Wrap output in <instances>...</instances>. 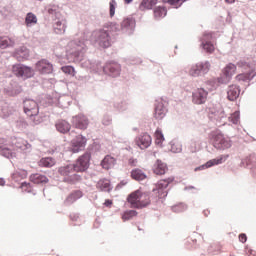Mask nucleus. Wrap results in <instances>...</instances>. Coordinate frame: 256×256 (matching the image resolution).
<instances>
[{"mask_svg": "<svg viewBox=\"0 0 256 256\" xmlns=\"http://www.w3.org/2000/svg\"><path fill=\"white\" fill-rule=\"evenodd\" d=\"M96 187L99 191H103L105 193H111L113 191V184H111V181L107 180V178L100 179L97 182Z\"/></svg>", "mask_w": 256, "mask_h": 256, "instance_id": "c85d7f7f", "label": "nucleus"}, {"mask_svg": "<svg viewBox=\"0 0 256 256\" xmlns=\"http://www.w3.org/2000/svg\"><path fill=\"white\" fill-rule=\"evenodd\" d=\"M155 145L157 147H163V141H165V135L163 134V130L161 128H157L154 133Z\"/></svg>", "mask_w": 256, "mask_h": 256, "instance_id": "4c0bfd02", "label": "nucleus"}, {"mask_svg": "<svg viewBox=\"0 0 256 256\" xmlns=\"http://www.w3.org/2000/svg\"><path fill=\"white\" fill-rule=\"evenodd\" d=\"M121 64L115 60H107L104 64L101 61L96 62V73H103L106 77L117 79L121 77Z\"/></svg>", "mask_w": 256, "mask_h": 256, "instance_id": "423d86ee", "label": "nucleus"}, {"mask_svg": "<svg viewBox=\"0 0 256 256\" xmlns=\"http://www.w3.org/2000/svg\"><path fill=\"white\" fill-rule=\"evenodd\" d=\"M104 29H107L108 33H119L121 31V25L117 22H108L104 24Z\"/></svg>", "mask_w": 256, "mask_h": 256, "instance_id": "58836bf2", "label": "nucleus"}, {"mask_svg": "<svg viewBox=\"0 0 256 256\" xmlns=\"http://www.w3.org/2000/svg\"><path fill=\"white\" fill-rule=\"evenodd\" d=\"M245 251H247L248 253H250V255H253V254L255 253V250L251 249V248L249 247V245H246V246H245Z\"/></svg>", "mask_w": 256, "mask_h": 256, "instance_id": "0e129e2a", "label": "nucleus"}, {"mask_svg": "<svg viewBox=\"0 0 256 256\" xmlns=\"http://www.w3.org/2000/svg\"><path fill=\"white\" fill-rule=\"evenodd\" d=\"M167 107H165V103L163 101H156L154 104V118L158 121L165 119L167 115Z\"/></svg>", "mask_w": 256, "mask_h": 256, "instance_id": "4be33fe9", "label": "nucleus"}, {"mask_svg": "<svg viewBox=\"0 0 256 256\" xmlns=\"http://www.w3.org/2000/svg\"><path fill=\"white\" fill-rule=\"evenodd\" d=\"M211 71V62L205 60L203 62H198L193 64L189 69L190 77H205L207 73Z\"/></svg>", "mask_w": 256, "mask_h": 256, "instance_id": "9d476101", "label": "nucleus"}, {"mask_svg": "<svg viewBox=\"0 0 256 256\" xmlns=\"http://www.w3.org/2000/svg\"><path fill=\"white\" fill-rule=\"evenodd\" d=\"M15 151H20V153H31V144L27 140L19 139L14 143V149H11L5 145L0 144V155L6 159H15L17 153Z\"/></svg>", "mask_w": 256, "mask_h": 256, "instance_id": "20e7f679", "label": "nucleus"}, {"mask_svg": "<svg viewBox=\"0 0 256 256\" xmlns=\"http://www.w3.org/2000/svg\"><path fill=\"white\" fill-rule=\"evenodd\" d=\"M74 77H75L76 79H78V81H83V80L85 79V76H81V75L77 74V72H76V74H75Z\"/></svg>", "mask_w": 256, "mask_h": 256, "instance_id": "774afa93", "label": "nucleus"}, {"mask_svg": "<svg viewBox=\"0 0 256 256\" xmlns=\"http://www.w3.org/2000/svg\"><path fill=\"white\" fill-rule=\"evenodd\" d=\"M23 112L27 117H29V115H37V113H39V102L35 101L33 98H24Z\"/></svg>", "mask_w": 256, "mask_h": 256, "instance_id": "2eb2a0df", "label": "nucleus"}, {"mask_svg": "<svg viewBox=\"0 0 256 256\" xmlns=\"http://www.w3.org/2000/svg\"><path fill=\"white\" fill-rule=\"evenodd\" d=\"M113 118H111V115L109 114H104L103 119H102V125L105 127H109V125L112 123Z\"/></svg>", "mask_w": 256, "mask_h": 256, "instance_id": "864d4df0", "label": "nucleus"}, {"mask_svg": "<svg viewBox=\"0 0 256 256\" xmlns=\"http://www.w3.org/2000/svg\"><path fill=\"white\" fill-rule=\"evenodd\" d=\"M29 181L34 185H47L49 178L44 174L33 173L29 176Z\"/></svg>", "mask_w": 256, "mask_h": 256, "instance_id": "bb28decb", "label": "nucleus"}, {"mask_svg": "<svg viewBox=\"0 0 256 256\" xmlns=\"http://www.w3.org/2000/svg\"><path fill=\"white\" fill-rule=\"evenodd\" d=\"M182 149L181 148H176L175 145L171 146V152L172 153H181Z\"/></svg>", "mask_w": 256, "mask_h": 256, "instance_id": "e2e57ef3", "label": "nucleus"}, {"mask_svg": "<svg viewBox=\"0 0 256 256\" xmlns=\"http://www.w3.org/2000/svg\"><path fill=\"white\" fill-rule=\"evenodd\" d=\"M16 125L19 127V129H27V127H29V123L24 117H19L16 121Z\"/></svg>", "mask_w": 256, "mask_h": 256, "instance_id": "603ef678", "label": "nucleus"}, {"mask_svg": "<svg viewBox=\"0 0 256 256\" xmlns=\"http://www.w3.org/2000/svg\"><path fill=\"white\" fill-rule=\"evenodd\" d=\"M117 165V158L111 156V154H107L100 162V167L105 169V171H109V169H113Z\"/></svg>", "mask_w": 256, "mask_h": 256, "instance_id": "393cba45", "label": "nucleus"}, {"mask_svg": "<svg viewBox=\"0 0 256 256\" xmlns=\"http://www.w3.org/2000/svg\"><path fill=\"white\" fill-rule=\"evenodd\" d=\"M56 130L58 133H62V135H67V133H71V124L67 120H59L55 124Z\"/></svg>", "mask_w": 256, "mask_h": 256, "instance_id": "cd10ccee", "label": "nucleus"}, {"mask_svg": "<svg viewBox=\"0 0 256 256\" xmlns=\"http://www.w3.org/2000/svg\"><path fill=\"white\" fill-rule=\"evenodd\" d=\"M30 53L31 51L27 46H20L13 51L12 56L21 63L23 61H29Z\"/></svg>", "mask_w": 256, "mask_h": 256, "instance_id": "6ab92c4d", "label": "nucleus"}, {"mask_svg": "<svg viewBox=\"0 0 256 256\" xmlns=\"http://www.w3.org/2000/svg\"><path fill=\"white\" fill-rule=\"evenodd\" d=\"M103 205H104V207H108L109 209H111V207H113V200L105 199Z\"/></svg>", "mask_w": 256, "mask_h": 256, "instance_id": "bf43d9fd", "label": "nucleus"}, {"mask_svg": "<svg viewBox=\"0 0 256 256\" xmlns=\"http://www.w3.org/2000/svg\"><path fill=\"white\" fill-rule=\"evenodd\" d=\"M60 7L57 4H49L47 13L52 15V19H61V11H59Z\"/></svg>", "mask_w": 256, "mask_h": 256, "instance_id": "c9c22d12", "label": "nucleus"}, {"mask_svg": "<svg viewBox=\"0 0 256 256\" xmlns=\"http://www.w3.org/2000/svg\"><path fill=\"white\" fill-rule=\"evenodd\" d=\"M241 95V86L237 84H232L228 86L227 99L228 101H237Z\"/></svg>", "mask_w": 256, "mask_h": 256, "instance_id": "b1692460", "label": "nucleus"}, {"mask_svg": "<svg viewBox=\"0 0 256 256\" xmlns=\"http://www.w3.org/2000/svg\"><path fill=\"white\" fill-rule=\"evenodd\" d=\"M136 26L137 20H135L133 16L125 17L120 24L122 33H125V31H130V33H133V31H135Z\"/></svg>", "mask_w": 256, "mask_h": 256, "instance_id": "412c9836", "label": "nucleus"}, {"mask_svg": "<svg viewBox=\"0 0 256 256\" xmlns=\"http://www.w3.org/2000/svg\"><path fill=\"white\" fill-rule=\"evenodd\" d=\"M137 159L136 158H134V157H131V158H129V160H128V165L130 166V167H137Z\"/></svg>", "mask_w": 256, "mask_h": 256, "instance_id": "13d9d810", "label": "nucleus"}, {"mask_svg": "<svg viewBox=\"0 0 256 256\" xmlns=\"http://www.w3.org/2000/svg\"><path fill=\"white\" fill-rule=\"evenodd\" d=\"M26 27H33V25H37V15L33 12H28L25 18Z\"/></svg>", "mask_w": 256, "mask_h": 256, "instance_id": "ea45409f", "label": "nucleus"}, {"mask_svg": "<svg viewBox=\"0 0 256 256\" xmlns=\"http://www.w3.org/2000/svg\"><path fill=\"white\" fill-rule=\"evenodd\" d=\"M28 119L32 121L33 125H40V123H43V121H45L43 115L39 113L29 115Z\"/></svg>", "mask_w": 256, "mask_h": 256, "instance_id": "c03bdc74", "label": "nucleus"}, {"mask_svg": "<svg viewBox=\"0 0 256 256\" xmlns=\"http://www.w3.org/2000/svg\"><path fill=\"white\" fill-rule=\"evenodd\" d=\"M87 137L83 136V134H77L71 141L68 146V151L70 153H81V151H85V147H87Z\"/></svg>", "mask_w": 256, "mask_h": 256, "instance_id": "f8f14e48", "label": "nucleus"}, {"mask_svg": "<svg viewBox=\"0 0 256 256\" xmlns=\"http://www.w3.org/2000/svg\"><path fill=\"white\" fill-rule=\"evenodd\" d=\"M240 167L249 169L252 177L256 179V156L255 154H249L241 160Z\"/></svg>", "mask_w": 256, "mask_h": 256, "instance_id": "f3484780", "label": "nucleus"}, {"mask_svg": "<svg viewBox=\"0 0 256 256\" xmlns=\"http://www.w3.org/2000/svg\"><path fill=\"white\" fill-rule=\"evenodd\" d=\"M207 97H209V91L205 88H197L192 92V103L194 105H205L207 103Z\"/></svg>", "mask_w": 256, "mask_h": 256, "instance_id": "dca6fc26", "label": "nucleus"}, {"mask_svg": "<svg viewBox=\"0 0 256 256\" xmlns=\"http://www.w3.org/2000/svg\"><path fill=\"white\" fill-rule=\"evenodd\" d=\"M11 73L18 81H28V79L35 77V68L18 62L11 66Z\"/></svg>", "mask_w": 256, "mask_h": 256, "instance_id": "0eeeda50", "label": "nucleus"}, {"mask_svg": "<svg viewBox=\"0 0 256 256\" xmlns=\"http://www.w3.org/2000/svg\"><path fill=\"white\" fill-rule=\"evenodd\" d=\"M70 221H77L79 219V214L73 213L69 215Z\"/></svg>", "mask_w": 256, "mask_h": 256, "instance_id": "680f3d73", "label": "nucleus"}, {"mask_svg": "<svg viewBox=\"0 0 256 256\" xmlns=\"http://www.w3.org/2000/svg\"><path fill=\"white\" fill-rule=\"evenodd\" d=\"M209 141L214 149L217 151H225L233 147V140L231 137H225V134L221 130H213L208 135Z\"/></svg>", "mask_w": 256, "mask_h": 256, "instance_id": "39448f33", "label": "nucleus"}, {"mask_svg": "<svg viewBox=\"0 0 256 256\" xmlns=\"http://www.w3.org/2000/svg\"><path fill=\"white\" fill-rule=\"evenodd\" d=\"M11 115H13V110L9 109V108H3L2 109V119H9V117H11Z\"/></svg>", "mask_w": 256, "mask_h": 256, "instance_id": "5fc2aeb1", "label": "nucleus"}, {"mask_svg": "<svg viewBox=\"0 0 256 256\" xmlns=\"http://www.w3.org/2000/svg\"><path fill=\"white\" fill-rule=\"evenodd\" d=\"M87 39L79 38L73 41L75 48L69 51V55L76 59V61H83L85 53L87 52Z\"/></svg>", "mask_w": 256, "mask_h": 256, "instance_id": "1a4fd4ad", "label": "nucleus"}, {"mask_svg": "<svg viewBox=\"0 0 256 256\" xmlns=\"http://www.w3.org/2000/svg\"><path fill=\"white\" fill-rule=\"evenodd\" d=\"M159 3V0H141L139 4L140 11H151L155 8V5Z\"/></svg>", "mask_w": 256, "mask_h": 256, "instance_id": "2f4dec72", "label": "nucleus"}, {"mask_svg": "<svg viewBox=\"0 0 256 256\" xmlns=\"http://www.w3.org/2000/svg\"><path fill=\"white\" fill-rule=\"evenodd\" d=\"M137 215H139V212H137V210L126 209L121 212L120 217H121L122 221L124 223H126V221H131V220L135 219V217H137Z\"/></svg>", "mask_w": 256, "mask_h": 256, "instance_id": "7c9ffc66", "label": "nucleus"}, {"mask_svg": "<svg viewBox=\"0 0 256 256\" xmlns=\"http://www.w3.org/2000/svg\"><path fill=\"white\" fill-rule=\"evenodd\" d=\"M28 172L25 169L16 170L11 174V177H19L20 179H27Z\"/></svg>", "mask_w": 256, "mask_h": 256, "instance_id": "09e8293b", "label": "nucleus"}, {"mask_svg": "<svg viewBox=\"0 0 256 256\" xmlns=\"http://www.w3.org/2000/svg\"><path fill=\"white\" fill-rule=\"evenodd\" d=\"M91 39L100 49H109L113 45L111 34L105 28L94 30L91 34Z\"/></svg>", "mask_w": 256, "mask_h": 256, "instance_id": "6e6552de", "label": "nucleus"}, {"mask_svg": "<svg viewBox=\"0 0 256 256\" xmlns=\"http://www.w3.org/2000/svg\"><path fill=\"white\" fill-rule=\"evenodd\" d=\"M101 151V144L94 141L90 144L85 152L80 155L74 163L66 164L58 168V173L62 177L63 183H68V185H75L83 180L82 176L77 173H87L89 167H91V159L95 153Z\"/></svg>", "mask_w": 256, "mask_h": 256, "instance_id": "f257e3e1", "label": "nucleus"}, {"mask_svg": "<svg viewBox=\"0 0 256 256\" xmlns=\"http://www.w3.org/2000/svg\"><path fill=\"white\" fill-rule=\"evenodd\" d=\"M27 187H31V182L23 181L20 184V189H26Z\"/></svg>", "mask_w": 256, "mask_h": 256, "instance_id": "052dcab7", "label": "nucleus"}, {"mask_svg": "<svg viewBox=\"0 0 256 256\" xmlns=\"http://www.w3.org/2000/svg\"><path fill=\"white\" fill-rule=\"evenodd\" d=\"M25 191L26 193H33V184L30 183V186H27Z\"/></svg>", "mask_w": 256, "mask_h": 256, "instance_id": "69168bd1", "label": "nucleus"}, {"mask_svg": "<svg viewBox=\"0 0 256 256\" xmlns=\"http://www.w3.org/2000/svg\"><path fill=\"white\" fill-rule=\"evenodd\" d=\"M229 158V154H222L214 159H210L212 163V167H215L217 165H222V163H225Z\"/></svg>", "mask_w": 256, "mask_h": 256, "instance_id": "a19ab883", "label": "nucleus"}, {"mask_svg": "<svg viewBox=\"0 0 256 256\" xmlns=\"http://www.w3.org/2000/svg\"><path fill=\"white\" fill-rule=\"evenodd\" d=\"M130 177L133 179V181L141 183V181H145V179H147V174L141 170V168H133L130 171Z\"/></svg>", "mask_w": 256, "mask_h": 256, "instance_id": "c756f323", "label": "nucleus"}, {"mask_svg": "<svg viewBox=\"0 0 256 256\" xmlns=\"http://www.w3.org/2000/svg\"><path fill=\"white\" fill-rule=\"evenodd\" d=\"M211 167H213V162H211V160H208L206 163L197 166L194 171H205V169H211Z\"/></svg>", "mask_w": 256, "mask_h": 256, "instance_id": "3c124183", "label": "nucleus"}, {"mask_svg": "<svg viewBox=\"0 0 256 256\" xmlns=\"http://www.w3.org/2000/svg\"><path fill=\"white\" fill-rule=\"evenodd\" d=\"M85 195L83 193V190L77 189V190H72L71 193L68 194V196L65 199V203L67 205H73L76 201H79Z\"/></svg>", "mask_w": 256, "mask_h": 256, "instance_id": "a878e982", "label": "nucleus"}, {"mask_svg": "<svg viewBox=\"0 0 256 256\" xmlns=\"http://www.w3.org/2000/svg\"><path fill=\"white\" fill-rule=\"evenodd\" d=\"M135 143L139 149H149L153 143V138L147 132H143L135 139Z\"/></svg>", "mask_w": 256, "mask_h": 256, "instance_id": "a211bd4d", "label": "nucleus"}, {"mask_svg": "<svg viewBox=\"0 0 256 256\" xmlns=\"http://www.w3.org/2000/svg\"><path fill=\"white\" fill-rule=\"evenodd\" d=\"M230 123H233V125H238L239 121H241V112L235 111L234 113L231 114L229 117Z\"/></svg>", "mask_w": 256, "mask_h": 256, "instance_id": "de8ad7c7", "label": "nucleus"}, {"mask_svg": "<svg viewBox=\"0 0 256 256\" xmlns=\"http://www.w3.org/2000/svg\"><path fill=\"white\" fill-rule=\"evenodd\" d=\"M175 181V176H170L168 178H164L159 180L155 187L152 189V193L157 192L156 197H152L151 199V192L141 190V188L131 192L128 194L126 201L134 209H147L149 205H157L158 203H163L167 196L169 195V191H171V187L167 190V187L171 185Z\"/></svg>", "mask_w": 256, "mask_h": 256, "instance_id": "f03ea898", "label": "nucleus"}, {"mask_svg": "<svg viewBox=\"0 0 256 256\" xmlns=\"http://www.w3.org/2000/svg\"><path fill=\"white\" fill-rule=\"evenodd\" d=\"M238 239L240 241V243H247V234L245 233H240L239 236H238Z\"/></svg>", "mask_w": 256, "mask_h": 256, "instance_id": "4d7b16f0", "label": "nucleus"}, {"mask_svg": "<svg viewBox=\"0 0 256 256\" xmlns=\"http://www.w3.org/2000/svg\"><path fill=\"white\" fill-rule=\"evenodd\" d=\"M15 47V40L9 36H0V49Z\"/></svg>", "mask_w": 256, "mask_h": 256, "instance_id": "f704fd0d", "label": "nucleus"}, {"mask_svg": "<svg viewBox=\"0 0 256 256\" xmlns=\"http://www.w3.org/2000/svg\"><path fill=\"white\" fill-rule=\"evenodd\" d=\"M154 19L159 21V19H163L167 17V7L165 5L155 6L153 9Z\"/></svg>", "mask_w": 256, "mask_h": 256, "instance_id": "473e14b6", "label": "nucleus"}, {"mask_svg": "<svg viewBox=\"0 0 256 256\" xmlns=\"http://www.w3.org/2000/svg\"><path fill=\"white\" fill-rule=\"evenodd\" d=\"M188 0H162V3L171 5L173 9H179L183 3H187Z\"/></svg>", "mask_w": 256, "mask_h": 256, "instance_id": "37998d69", "label": "nucleus"}, {"mask_svg": "<svg viewBox=\"0 0 256 256\" xmlns=\"http://www.w3.org/2000/svg\"><path fill=\"white\" fill-rule=\"evenodd\" d=\"M4 93L8 97H18L23 93V86L19 85L17 82H10L9 85L4 88Z\"/></svg>", "mask_w": 256, "mask_h": 256, "instance_id": "aec40b11", "label": "nucleus"}, {"mask_svg": "<svg viewBox=\"0 0 256 256\" xmlns=\"http://www.w3.org/2000/svg\"><path fill=\"white\" fill-rule=\"evenodd\" d=\"M114 108L120 112L127 111V109L129 108V103H127V101H125V100H123L121 102H116V103H114Z\"/></svg>", "mask_w": 256, "mask_h": 256, "instance_id": "49530a36", "label": "nucleus"}, {"mask_svg": "<svg viewBox=\"0 0 256 256\" xmlns=\"http://www.w3.org/2000/svg\"><path fill=\"white\" fill-rule=\"evenodd\" d=\"M129 182L127 180H121L115 187V191H119L125 187Z\"/></svg>", "mask_w": 256, "mask_h": 256, "instance_id": "6e6d98bb", "label": "nucleus"}, {"mask_svg": "<svg viewBox=\"0 0 256 256\" xmlns=\"http://www.w3.org/2000/svg\"><path fill=\"white\" fill-rule=\"evenodd\" d=\"M117 9V1L110 0L109 2V15L111 18L115 17V11Z\"/></svg>", "mask_w": 256, "mask_h": 256, "instance_id": "8fccbe9b", "label": "nucleus"}, {"mask_svg": "<svg viewBox=\"0 0 256 256\" xmlns=\"http://www.w3.org/2000/svg\"><path fill=\"white\" fill-rule=\"evenodd\" d=\"M215 33L205 31L200 39V47L210 55L215 53Z\"/></svg>", "mask_w": 256, "mask_h": 256, "instance_id": "9b49d317", "label": "nucleus"}, {"mask_svg": "<svg viewBox=\"0 0 256 256\" xmlns=\"http://www.w3.org/2000/svg\"><path fill=\"white\" fill-rule=\"evenodd\" d=\"M171 211H173V213H183L187 211V205L183 202H180L178 204L173 205L171 207Z\"/></svg>", "mask_w": 256, "mask_h": 256, "instance_id": "a18cd8bd", "label": "nucleus"}, {"mask_svg": "<svg viewBox=\"0 0 256 256\" xmlns=\"http://www.w3.org/2000/svg\"><path fill=\"white\" fill-rule=\"evenodd\" d=\"M12 181H14L15 183H19V181H22V179L18 176H11Z\"/></svg>", "mask_w": 256, "mask_h": 256, "instance_id": "338daca9", "label": "nucleus"}, {"mask_svg": "<svg viewBox=\"0 0 256 256\" xmlns=\"http://www.w3.org/2000/svg\"><path fill=\"white\" fill-rule=\"evenodd\" d=\"M152 171L154 175H165L169 171V166L163 160L157 159L152 167Z\"/></svg>", "mask_w": 256, "mask_h": 256, "instance_id": "5701e85b", "label": "nucleus"}, {"mask_svg": "<svg viewBox=\"0 0 256 256\" xmlns=\"http://www.w3.org/2000/svg\"><path fill=\"white\" fill-rule=\"evenodd\" d=\"M237 67L242 69V73L236 75V81H238V83H248L247 87H249L251 81L256 77V69L251 63L245 60H239L236 64L233 62L226 64L222 69L220 76L214 79V85L216 87H221V85H228V83H231L233 75L237 73Z\"/></svg>", "mask_w": 256, "mask_h": 256, "instance_id": "7ed1b4c3", "label": "nucleus"}, {"mask_svg": "<svg viewBox=\"0 0 256 256\" xmlns=\"http://www.w3.org/2000/svg\"><path fill=\"white\" fill-rule=\"evenodd\" d=\"M40 105L43 107H53L55 105V98L50 94H45L40 98Z\"/></svg>", "mask_w": 256, "mask_h": 256, "instance_id": "e433bc0d", "label": "nucleus"}, {"mask_svg": "<svg viewBox=\"0 0 256 256\" xmlns=\"http://www.w3.org/2000/svg\"><path fill=\"white\" fill-rule=\"evenodd\" d=\"M71 123L74 129H80V131H87L89 123H91V121L85 114L79 113L71 118Z\"/></svg>", "mask_w": 256, "mask_h": 256, "instance_id": "ddd939ff", "label": "nucleus"}, {"mask_svg": "<svg viewBox=\"0 0 256 256\" xmlns=\"http://www.w3.org/2000/svg\"><path fill=\"white\" fill-rule=\"evenodd\" d=\"M62 73L65 75H69L70 77H75L77 75V71L73 65H65L61 67Z\"/></svg>", "mask_w": 256, "mask_h": 256, "instance_id": "79ce46f5", "label": "nucleus"}, {"mask_svg": "<svg viewBox=\"0 0 256 256\" xmlns=\"http://www.w3.org/2000/svg\"><path fill=\"white\" fill-rule=\"evenodd\" d=\"M34 70L40 75H51L54 71L53 63L49 62L46 58H42L35 63Z\"/></svg>", "mask_w": 256, "mask_h": 256, "instance_id": "4468645a", "label": "nucleus"}, {"mask_svg": "<svg viewBox=\"0 0 256 256\" xmlns=\"http://www.w3.org/2000/svg\"><path fill=\"white\" fill-rule=\"evenodd\" d=\"M57 161L55 158L48 156V157H42L38 161L39 167H46L47 169H51V167H55Z\"/></svg>", "mask_w": 256, "mask_h": 256, "instance_id": "72a5a7b5", "label": "nucleus"}]
</instances>
